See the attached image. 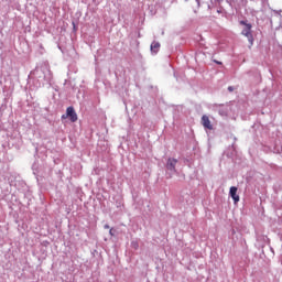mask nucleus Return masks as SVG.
Wrapping results in <instances>:
<instances>
[{
    "mask_svg": "<svg viewBox=\"0 0 282 282\" xmlns=\"http://www.w3.org/2000/svg\"><path fill=\"white\" fill-rule=\"evenodd\" d=\"M240 25H245L241 34L248 37L249 43H253L254 39L252 37V24L247 23L246 21H240Z\"/></svg>",
    "mask_w": 282,
    "mask_h": 282,
    "instance_id": "f257e3e1",
    "label": "nucleus"
},
{
    "mask_svg": "<svg viewBox=\"0 0 282 282\" xmlns=\"http://www.w3.org/2000/svg\"><path fill=\"white\" fill-rule=\"evenodd\" d=\"M66 116L69 118L70 122H76L78 120V115L72 106L66 109Z\"/></svg>",
    "mask_w": 282,
    "mask_h": 282,
    "instance_id": "f03ea898",
    "label": "nucleus"
},
{
    "mask_svg": "<svg viewBox=\"0 0 282 282\" xmlns=\"http://www.w3.org/2000/svg\"><path fill=\"white\" fill-rule=\"evenodd\" d=\"M202 124L205 129H209V131H213V123H210V118H208V116L204 115L202 117Z\"/></svg>",
    "mask_w": 282,
    "mask_h": 282,
    "instance_id": "7ed1b4c3",
    "label": "nucleus"
},
{
    "mask_svg": "<svg viewBox=\"0 0 282 282\" xmlns=\"http://www.w3.org/2000/svg\"><path fill=\"white\" fill-rule=\"evenodd\" d=\"M177 165V159H169L166 163V169L167 171H174L175 172V166Z\"/></svg>",
    "mask_w": 282,
    "mask_h": 282,
    "instance_id": "20e7f679",
    "label": "nucleus"
},
{
    "mask_svg": "<svg viewBox=\"0 0 282 282\" xmlns=\"http://www.w3.org/2000/svg\"><path fill=\"white\" fill-rule=\"evenodd\" d=\"M229 195H230L231 199H234L235 204H237L239 202V195H237V187L231 186L230 191H229Z\"/></svg>",
    "mask_w": 282,
    "mask_h": 282,
    "instance_id": "39448f33",
    "label": "nucleus"
},
{
    "mask_svg": "<svg viewBox=\"0 0 282 282\" xmlns=\"http://www.w3.org/2000/svg\"><path fill=\"white\" fill-rule=\"evenodd\" d=\"M151 52H153V54H158V52H160V43L159 42H153L151 44Z\"/></svg>",
    "mask_w": 282,
    "mask_h": 282,
    "instance_id": "423d86ee",
    "label": "nucleus"
},
{
    "mask_svg": "<svg viewBox=\"0 0 282 282\" xmlns=\"http://www.w3.org/2000/svg\"><path fill=\"white\" fill-rule=\"evenodd\" d=\"M228 91H235V88L232 86H229Z\"/></svg>",
    "mask_w": 282,
    "mask_h": 282,
    "instance_id": "0eeeda50",
    "label": "nucleus"
},
{
    "mask_svg": "<svg viewBox=\"0 0 282 282\" xmlns=\"http://www.w3.org/2000/svg\"><path fill=\"white\" fill-rule=\"evenodd\" d=\"M109 235H110L111 237H113V228H111V229L109 230Z\"/></svg>",
    "mask_w": 282,
    "mask_h": 282,
    "instance_id": "6e6552de",
    "label": "nucleus"
},
{
    "mask_svg": "<svg viewBox=\"0 0 282 282\" xmlns=\"http://www.w3.org/2000/svg\"><path fill=\"white\" fill-rule=\"evenodd\" d=\"M105 228H106V229H109V225H105Z\"/></svg>",
    "mask_w": 282,
    "mask_h": 282,
    "instance_id": "1a4fd4ad",
    "label": "nucleus"
}]
</instances>
